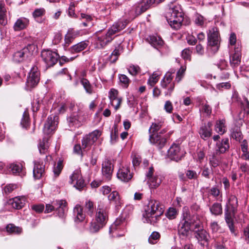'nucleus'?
Wrapping results in <instances>:
<instances>
[{
	"label": "nucleus",
	"instance_id": "obj_1",
	"mask_svg": "<svg viewBox=\"0 0 249 249\" xmlns=\"http://www.w3.org/2000/svg\"><path fill=\"white\" fill-rule=\"evenodd\" d=\"M127 22L126 21H118L114 23L108 30L106 35L99 36L95 40L96 48L100 49L106 46L113 39V36L116 33L124 29Z\"/></svg>",
	"mask_w": 249,
	"mask_h": 249
},
{
	"label": "nucleus",
	"instance_id": "obj_2",
	"mask_svg": "<svg viewBox=\"0 0 249 249\" xmlns=\"http://www.w3.org/2000/svg\"><path fill=\"white\" fill-rule=\"evenodd\" d=\"M145 212L144 216L147 222L151 224H154L163 214L164 209L159 201L151 199L149 201Z\"/></svg>",
	"mask_w": 249,
	"mask_h": 249
},
{
	"label": "nucleus",
	"instance_id": "obj_3",
	"mask_svg": "<svg viewBox=\"0 0 249 249\" xmlns=\"http://www.w3.org/2000/svg\"><path fill=\"white\" fill-rule=\"evenodd\" d=\"M238 206L237 198L235 196H231L229 199V205H227L225 211V220L231 233L235 235L233 223L236 208Z\"/></svg>",
	"mask_w": 249,
	"mask_h": 249
},
{
	"label": "nucleus",
	"instance_id": "obj_4",
	"mask_svg": "<svg viewBox=\"0 0 249 249\" xmlns=\"http://www.w3.org/2000/svg\"><path fill=\"white\" fill-rule=\"evenodd\" d=\"M166 18L173 29H179L183 20V14L180 6L179 5H175L170 7L166 13Z\"/></svg>",
	"mask_w": 249,
	"mask_h": 249
},
{
	"label": "nucleus",
	"instance_id": "obj_5",
	"mask_svg": "<svg viewBox=\"0 0 249 249\" xmlns=\"http://www.w3.org/2000/svg\"><path fill=\"white\" fill-rule=\"evenodd\" d=\"M196 218L197 215H191L187 210L183 211L181 220L178 226V232L180 236L186 237L188 235L191 227L192 225L195 224Z\"/></svg>",
	"mask_w": 249,
	"mask_h": 249
},
{
	"label": "nucleus",
	"instance_id": "obj_6",
	"mask_svg": "<svg viewBox=\"0 0 249 249\" xmlns=\"http://www.w3.org/2000/svg\"><path fill=\"white\" fill-rule=\"evenodd\" d=\"M208 46V49H211L213 53H216L219 49V33L216 27H213L209 30Z\"/></svg>",
	"mask_w": 249,
	"mask_h": 249
},
{
	"label": "nucleus",
	"instance_id": "obj_7",
	"mask_svg": "<svg viewBox=\"0 0 249 249\" xmlns=\"http://www.w3.org/2000/svg\"><path fill=\"white\" fill-rule=\"evenodd\" d=\"M107 222V214L103 205H99L97 210L94 219V232L102 229Z\"/></svg>",
	"mask_w": 249,
	"mask_h": 249
},
{
	"label": "nucleus",
	"instance_id": "obj_8",
	"mask_svg": "<svg viewBox=\"0 0 249 249\" xmlns=\"http://www.w3.org/2000/svg\"><path fill=\"white\" fill-rule=\"evenodd\" d=\"M107 222V214L103 205H99L97 210L94 219V232L102 229Z\"/></svg>",
	"mask_w": 249,
	"mask_h": 249
},
{
	"label": "nucleus",
	"instance_id": "obj_9",
	"mask_svg": "<svg viewBox=\"0 0 249 249\" xmlns=\"http://www.w3.org/2000/svg\"><path fill=\"white\" fill-rule=\"evenodd\" d=\"M35 46L33 45H28L22 50L14 53L13 56V61L17 63L21 62L25 59L30 57L33 55V48Z\"/></svg>",
	"mask_w": 249,
	"mask_h": 249
},
{
	"label": "nucleus",
	"instance_id": "obj_10",
	"mask_svg": "<svg viewBox=\"0 0 249 249\" xmlns=\"http://www.w3.org/2000/svg\"><path fill=\"white\" fill-rule=\"evenodd\" d=\"M58 117L57 115H51L47 120L43 127V132L46 135L53 133L58 124Z\"/></svg>",
	"mask_w": 249,
	"mask_h": 249
},
{
	"label": "nucleus",
	"instance_id": "obj_11",
	"mask_svg": "<svg viewBox=\"0 0 249 249\" xmlns=\"http://www.w3.org/2000/svg\"><path fill=\"white\" fill-rule=\"evenodd\" d=\"M41 57L48 67H52L56 63L59 56L55 52L44 50L41 52Z\"/></svg>",
	"mask_w": 249,
	"mask_h": 249
},
{
	"label": "nucleus",
	"instance_id": "obj_12",
	"mask_svg": "<svg viewBox=\"0 0 249 249\" xmlns=\"http://www.w3.org/2000/svg\"><path fill=\"white\" fill-rule=\"evenodd\" d=\"M40 80V72L38 68L34 66L32 68L27 79L26 85L29 88L36 87Z\"/></svg>",
	"mask_w": 249,
	"mask_h": 249
},
{
	"label": "nucleus",
	"instance_id": "obj_13",
	"mask_svg": "<svg viewBox=\"0 0 249 249\" xmlns=\"http://www.w3.org/2000/svg\"><path fill=\"white\" fill-rule=\"evenodd\" d=\"M184 152L179 145L173 143L168 150V156L172 160L178 161L181 159Z\"/></svg>",
	"mask_w": 249,
	"mask_h": 249
},
{
	"label": "nucleus",
	"instance_id": "obj_14",
	"mask_svg": "<svg viewBox=\"0 0 249 249\" xmlns=\"http://www.w3.org/2000/svg\"><path fill=\"white\" fill-rule=\"evenodd\" d=\"M71 183L78 190H81L85 186L84 180L81 175L80 171L75 170L70 177Z\"/></svg>",
	"mask_w": 249,
	"mask_h": 249
},
{
	"label": "nucleus",
	"instance_id": "obj_15",
	"mask_svg": "<svg viewBox=\"0 0 249 249\" xmlns=\"http://www.w3.org/2000/svg\"><path fill=\"white\" fill-rule=\"evenodd\" d=\"M171 133L168 134V136L165 135L162 137L159 134H153L150 136L149 141L151 143L155 144L158 148L161 149L164 146L167 142V138L169 136Z\"/></svg>",
	"mask_w": 249,
	"mask_h": 249
},
{
	"label": "nucleus",
	"instance_id": "obj_16",
	"mask_svg": "<svg viewBox=\"0 0 249 249\" xmlns=\"http://www.w3.org/2000/svg\"><path fill=\"white\" fill-rule=\"evenodd\" d=\"M118 91L114 89H111L109 92L110 104L116 110L119 108L122 102V98L118 96Z\"/></svg>",
	"mask_w": 249,
	"mask_h": 249
},
{
	"label": "nucleus",
	"instance_id": "obj_17",
	"mask_svg": "<svg viewBox=\"0 0 249 249\" xmlns=\"http://www.w3.org/2000/svg\"><path fill=\"white\" fill-rule=\"evenodd\" d=\"M213 124L209 122L207 124H203L200 127L198 133L201 139L204 140H207L212 136L213 134L212 127Z\"/></svg>",
	"mask_w": 249,
	"mask_h": 249
},
{
	"label": "nucleus",
	"instance_id": "obj_18",
	"mask_svg": "<svg viewBox=\"0 0 249 249\" xmlns=\"http://www.w3.org/2000/svg\"><path fill=\"white\" fill-rule=\"evenodd\" d=\"M230 148L229 139L224 138L221 141H218L215 144V151L216 154H223Z\"/></svg>",
	"mask_w": 249,
	"mask_h": 249
},
{
	"label": "nucleus",
	"instance_id": "obj_19",
	"mask_svg": "<svg viewBox=\"0 0 249 249\" xmlns=\"http://www.w3.org/2000/svg\"><path fill=\"white\" fill-rule=\"evenodd\" d=\"M195 234L198 242L201 246H204L208 245L209 234L206 230H197L196 232H195Z\"/></svg>",
	"mask_w": 249,
	"mask_h": 249
},
{
	"label": "nucleus",
	"instance_id": "obj_20",
	"mask_svg": "<svg viewBox=\"0 0 249 249\" xmlns=\"http://www.w3.org/2000/svg\"><path fill=\"white\" fill-rule=\"evenodd\" d=\"M113 170V167L111 161L109 160H105L102 164V171L103 176L107 180L111 178Z\"/></svg>",
	"mask_w": 249,
	"mask_h": 249
},
{
	"label": "nucleus",
	"instance_id": "obj_21",
	"mask_svg": "<svg viewBox=\"0 0 249 249\" xmlns=\"http://www.w3.org/2000/svg\"><path fill=\"white\" fill-rule=\"evenodd\" d=\"M117 177L123 181L128 182L132 178V175L128 167H123L118 171Z\"/></svg>",
	"mask_w": 249,
	"mask_h": 249
},
{
	"label": "nucleus",
	"instance_id": "obj_22",
	"mask_svg": "<svg viewBox=\"0 0 249 249\" xmlns=\"http://www.w3.org/2000/svg\"><path fill=\"white\" fill-rule=\"evenodd\" d=\"M55 205L58 216L59 217H64L67 211L66 201L63 200H57L55 202Z\"/></svg>",
	"mask_w": 249,
	"mask_h": 249
},
{
	"label": "nucleus",
	"instance_id": "obj_23",
	"mask_svg": "<svg viewBox=\"0 0 249 249\" xmlns=\"http://www.w3.org/2000/svg\"><path fill=\"white\" fill-rule=\"evenodd\" d=\"M45 165L43 163L35 162L33 169V176L35 179H40L45 173Z\"/></svg>",
	"mask_w": 249,
	"mask_h": 249
},
{
	"label": "nucleus",
	"instance_id": "obj_24",
	"mask_svg": "<svg viewBox=\"0 0 249 249\" xmlns=\"http://www.w3.org/2000/svg\"><path fill=\"white\" fill-rule=\"evenodd\" d=\"M93 144V133L91 132L85 136L82 140V146L84 151H87L91 147Z\"/></svg>",
	"mask_w": 249,
	"mask_h": 249
},
{
	"label": "nucleus",
	"instance_id": "obj_25",
	"mask_svg": "<svg viewBox=\"0 0 249 249\" xmlns=\"http://www.w3.org/2000/svg\"><path fill=\"white\" fill-rule=\"evenodd\" d=\"M70 128L78 127L81 125V119L78 114L71 115L67 119Z\"/></svg>",
	"mask_w": 249,
	"mask_h": 249
},
{
	"label": "nucleus",
	"instance_id": "obj_26",
	"mask_svg": "<svg viewBox=\"0 0 249 249\" xmlns=\"http://www.w3.org/2000/svg\"><path fill=\"white\" fill-rule=\"evenodd\" d=\"M153 4L151 0H142L136 7V12L141 14L148 9Z\"/></svg>",
	"mask_w": 249,
	"mask_h": 249
},
{
	"label": "nucleus",
	"instance_id": "obj_27",
	"mask_svg": "<svg viewBox=\"0 0 249 249\" xmlns=\"http://www.w3.org/2000/svg\"><path fill=\"white\" fill-rule=\"evenodd\" d=\"M73 213L75 222H80L85 219V215L83 213V208L80 205L77 204L75 206Z\"/></svg>",
	"mask_w": 249,
	"mask_h": 249
},
{
	"label": "nucleus",
	"instance_id": "obj_28",
	"mask_svg": "<svg viewBox=\"0 0 249 249\" xmlns=\"http://www.w3.org/2000/svg\"><path fill=\"white\" fill-rule=\"evenodd\" d=\"M108 199L110 203L115 205L116 208L120 206L122 203L119 193L115 191L110 194L108 196Z\"/></svg>",
	"mask_w": 249,
	"mask_h": 249
},
{
	"label": "nucleus",
	"instance_id": "obj_29",
	"mask_svg": "<svg viewBox=\"0 0 249 249\" xmlns=\"http://www.w3.org/2000/svg\"><path fill=\"white\" fill-rule=\"evenodd\" d=\"M29 19L25 18H18L15 23L14 28L15 31H20L25 29L29 24Z\"/></svg>",
	"mask_w": 249,
	"mask_h": 249
},
{
	"label": "nucleus",
	"instance_id": "obj_30",
	"mask_svg": "<svg viewBox=\"0 0 249 249\" xmlns=\"http://www.w3.org/2000/svg\"><path fill=\"white\" fill-rule=\"evenodd\" d=\"M25 199L24 197H15L10 200L12 207L16 209L22 208L25 204Z\"/></svg>",
	"mask_w": 249,
	"mask_h": 249
},
{
	"label": "nucleus",
	"instance_id": "obj_31",
	"mask_svg": "<svg viewBox=\"0 0 249 249\" xmlns=\"http://www.w3.org/2000/svg\"><path fill=\"white\" fill-rule=\"evenodd\" d=\"M161 181V177L159 175H155V176L147 179V183L151 189H155L160 186Z\"/></svg>",
	"mask_w": 249,
	"mask_h": 249
},
{
	"label": "nucleus",
	"instance_id": "obj_32",
	"mask_svg": "<svg viewBox=\"0 0 249 249\" xmlns=\"http://www.w3.org/2000/svg\"><path fill=\"white\" fill-rule=\"evenodd\" d=\"M148 40L152 46L157 49L161 47L163 44V41L162 38L158 36H149Z\"/></svg>",
	"mask_w": 249,
	"mask_h": 249
},
{
	"label": "nucleus",
	"instance_id": "obj_33",
	"mask_svg": "<svg viewBox=\"0 0 249 249\" xmlns=\"http://www.w3.org/2000/svg\"><path fill=\"white\" fill-rule=\"evenodd\" d=\"M48 141L49 138L47 137H44L42 140L40 141L38 148L41 154H46L48 151L49 147Z\"/></svg>",
	"mask_w": 249,
	"mask_h": 249
},
{
	"label": "nucleus",
	"instance_id": "obj_34",
	"mask_svg": "<svg viewBox=\"0 0 249 249\" xmlns=\"http://www.w3.org/2000/svg\"><path fill=\"white\" fill-rule=\"evenodd\" d=\"M7 23L6 10L5 4L2 1H0V24L5 25Z\"/></svg>",
	"mask_w": 249,
	"mask_h": 249
},
{
	"label": "nucleus",
	"instance_id": "obj_35",
	"mask_svg": "<svg viewBox=\"0 0 249 249\" xmlns=\"http://www.w3.org/2000/svg\"><path fill=\"white\" fill-rule=\"evenodd\" d=\"M125 222V219L123 217L117 218L115 221L110 227V232H113L114 231L121 228V226Z\"/></svg>",
	"mask_w": 249,
	"mask_h": 249
},
{
	"label": "nucleus",
	"instance_id": "obj_36",
	"mask_svg": "<svg viewBox=\"0 0 249 249\" xmlns=\"http://www.w3.org/2000/svg\"><path fill=\"white\" fill-rule=\"evenodd\" d=\"M241 55L239 52H235L230 59V64L232 67H238L241 62Z\"/></svg>",
	"mask_w": 249,
	"mask_h": 249
},
{
	"label": "nucleus",
	"instance_id": "obj_37",
	"mask_svg": "<svg viewBox=\"0 0 249 249\" xmlns=\"http://www.w3.org/2000/svg\"><path fill=\"white\" fill-rule=\"evenodd\" d=\"M231 137L236 141L240 142L243 138L240 129L237 127L232 128L231 132Z\"/></svg>",
	"mask_w": 249,
	"mask_h": 249
},
{
	"label": "nucleus",
	"instance_id": "obj_38",
	"mask_svg": "<svg viewBox=\"0 0 249 249\" xmlns=\"http://www.w3.org/2000/svg\"><path fill=\"white\" fill-rule=\"evenodd\" d=\"M225 123V120H219L216 122L215 125V130L221 135L224 134L226 131Z\"/></svg>",
	"mask_w": 249,
	"mask_h": 249
},
{
	"label": "nucleus",
	"instance_id": "obj_39",
	"mask_svg": "<svg viewBox=\"0 0 249 249\" xmlns=\"http://www.w3.org/2000/svg\"><path fill=\"white\" fill-rule=\"evenodd\" d=\"M212 214L215 215H220L222 213V207L221 204L214 203L210 208Z\"/></svg>",
	"mask_w": 249,
	"mask_h": 249
},
{
	"label": "nucleus",
	"instance_id": "obj_40",
	"mask_svg": "<svg viewBox=\"0 0 249 249\" xmlns=\"http://www.w3.org/2000/svg\"><path fill=\"white\" fill-rule=\"evenodd\" d=\"M163 122L162 121H155L154 123H153L149 129V132L155 133L159 131L163 125Z\"/></svg>",
	"mask_w": 249,
	"mask_h": 249
},
{
	"label": "nucleus",
	"instance_id": "obj_41",
	"mask_svg": "<svg viewBox=\"0 0 249 249\" xmlns=\"http://www.w3.org/2000/svg\"><path fill=\"white\" fill-rule=\"evenodd\" d=\"M201 172L202 176L207 179H209L210 178V175L213 174L212 167L207 165H205L202 167Z\"/></svg>",
	"mask_w": 249,
	"mask_h": 249
},
{
	"label": "nucleus",
	"instance_id": "obj_42",
	"mask_svg": "<svg viewBox=\"0 0 249 249\" xmlns=\"http://www.w3.org/2000/svg\"><path fill=\"white\" fill-rule=\"evenodd\" d=\"M86 47L87 44L82 41L72 46L71 50L72 52L79 53L85 49Z\"/></svg>",
	"mask_w": 249,
	"mask_h": 249
},
{
	"label": "nucleus",
	"instance_id": "obj_43",
	"mask_svg": "<svg viewBox=\"0 0 249 249\" xmlns=\"http://www.w3.org/2000/svg\"><path fill=\"white\" fill-rule=\"evenodd\" d=\"M81 83L87 93L89 94H91L92 93V86L88 80L85 78H82L81 80Z\"/></svg>",
	"mask_w": 249,
	"mask_h": 249
},
{
	"label": "nucleus",
	"instance_id": "obj_44",
	"mask_svg": "<svg viewBox=\"0 0 249 249\" xmlns=\"http://www.w3.org/2000/svg\"><path fill=\"white\" fill-rule=\"evenodd\" d=\"M6 231L10 233H19L21 232V229L16 227L13 224H9L6 227Z\"/></svg>",
	"mask_w": 249,
	"mask_h": 249
},
{
	"label": "nucleus",
	"instance_id": "obj_45",
	"mask_svg": "<svg viewBox=\"0 0 249 249\" xmlns=\"http://www.w3.org/2000/svg\"><path fill=\"white\" fill-rule=\"evenodd\" d=\"M63 168V162L62 160H59L57 164L54 166L53 172L54 176L55 178H57L60 175L62 169Z\"/></svg>",
	"mask_w": 249,
	"mask_h": 249
},
{
	"label": "nucleus",
	"instance_id": "obj_46",
	"mask_svg": "<svg viewBox=\"0 0 249 249\" xmlns=\"http://www.w3.org/2000/svg\"><path fill=\"white\" fill-rule=\"evenodd\" d=\"M160 237V234L158 232L153 231L148 238L149 243L154 244L156 243Z\"/></svg>",
	"mask_w": 249,
	"mask_h": 249
},
{
	"label": "nucleus",
	"instance_id": "obj_47",
	"mask_svg": "<svg viewBox=\"0 0 249 249\" xmlns=\"http://www.w3.org/2000/svg\"><path fill=\"white\" fill-rule=\"evenodd\" d=\"M85 209L87 213L92 217L93 212V203L92 201L89 200L86 202Z\"/></svg>",
	"mask_w": 249,
	"mask_h": 249
},
{
	"label": "nucleus",
	"instance_id": "obj_48",
	"mask_svg": "<svg viewBox=\"0 0 249 249\" xmlns=\"http://www.w3.org/2000/svg\"><path fill=\"white\" fill-rule=\"evenodd\" d=\"M178 212L176 209L174 208H169L166 213V216L170 219H175L177 215Z\"/></svg>",
	"mask_w": 249,
	"mask_h": 249
},
{
	"label": "nucleus",
	"instance_id": "obj_49",
	"mask_svg": "<svg viewBox=\"0 0 249 249\" xmlns=\"http://www.w3.org/2000/svg\"><path fill=\"white\" fill-rule=\"evenodd\" d=\"M77 34L72 30H69L68 33L65 36V41L67 43H69L71 40L76 37Z\"/></svg>",
	"mask_w": 249,
	"mask_h": 249
},
{
	"label": "nucleus",
	"instance_id": "obj_50",
	"mask_svg": "<svg viewBox=\"0 0 249 249\" xmlns=\"http://www.w3.org/2000/svg\"><path fill=\"white\" fill-rule=\"evenodd\" d=\"M128 71L130 74L135 76L140 71V68L137 65H131L128 68Z\"/></svg>",
	"mask_w": 249,
	"mask_h": 249
},
{
	"label": "nucleus",
	"instance_id": "obj_51",
	"mask_svg": "<svg viewBox=\"0 0 249 249\" xmlns=\"http://www.w3.org/2000/svg\"><path fill=\"white\" fill-rule=\"evenodd\" d=\"M83 147L80 145L79 143L75 144L73 148V153L76 154L81 158L83 156Z\"/></svg>",
	"mask_w": 249,
	"mask_h": 249
},
{
	"label": "nucleus",
	"instance_id": "obj_52",
	"mask_svg": "<svg viewBox=\"0 0 249 249\" xmlns=\"http://www.w3.org/2000/svg\"><path fill=\"white\" fill-rule=\"evenodd\" d=\"M119 78L120 82L123 84V86L124 88H127L130 82L128 78L124 74H120Z\"/></svg>",
	"mask_w": 249,
	"mask_h": 249
},
{
	"label": "nucleus",
	"instance_id": "obj_53",
	"mask_svg": "<svg viewBox=\"0 0 249 249\" xmlns=\"http://www.w3.org/2000/svg\"><path fill=\"white\" fill-rule=\"evenodd\" d=\"M10 168L13 174H19L21 171V165L19 164H11Z\"/></svg>",
	"mask_w": 249,
	"mask_h": 249
},
{
	"label": "nucleus",
	"instance_id": "obj_54",
	"mask_svg": "<svg viewBox=\"0 0 249 249\" xmlns=\"http://www.w3.org/2000/svg\"><path fill=\"white\" fill-rule=\"evenodd\" d=\"M192 226H194V229L193 230L194 232H196L197 230L201 231L204 230L202 222L198 220V216L195 219V223Z\"/></svg>",
	"mask_w": 249,
	"mask_h": 249
},
{
	"label": "nucleus",
	"instance_id": "obj_55",
	"mask_svg": "<svg viewBox=\"0 0 249 249\" xmlns=\"http://www.w3.org/2000/svg\"><path fill=\"white\" fill-rule=\"evenodd\" d=\"M216 87L219 90H222L224 89H230L231 87V84L230 82H222L217 84Z\"/></svg>",
	"mask_w": 249,
	"mask_h": 249
},
{
	"label": "nucleus",
	"instance_id": "obj_56",
	"mask_svg": "<svg viewBox=\"0 0 249 249\" xmlns=\"http://www.w3.org/2000/svg\"><path fill=\"white\" fill-rule=\"evenodd\" d=\"M45 13V10L44 8L36 9L33 13V16L35 18L41 17Z\"/></svg>",
	"mask_w": 249,
	"mask_h": 249
},
{
	"label": "nucleus",
	"instance_id": "obj_57",
	"mask_svg": "<svg viewBox=\"0 0 249 249\" xmlns=\"http://www.w3.org/2000/svg\"><path fill=\"white\" fill-rule=\"evenodd\" d=\"M159 79V75L156 73H154L148 80V83L151 86H153L158 81Z\"/></svg>",
	"mask_w": 249,
	"mask_h": 249
},
{
	"label": "nucleus",
	"instance_id": "obj_58",
	"mask_svg": "<svg viewBox=\"0 0 249 249\" xmlns=\"http://www.w3.org/2000/svg\"><path fill=\"white\" fill-rule=\"evenodd\" d=\"M192 51L189 48H186L182 51V57L184 59L190 60Z\"/></svg>",
	"mask_w": 249,
	"mask_h": 249
},
{
	"label": "nucleus",
	"instance_id": "obj_59",
	"mask_svg": "<svg viewBox=\"0 0 249 249\" xmlns=\"http://www.w3.org/2000/svg\"><path fill=\"white\" fill-rule=\"evenodd\" d=\"M205 19L200 15H197L196 17L195 22L198 26H202L204 24Z\"/></svg>",
	"mask_w": 249,
	"mask_h": 249
},
{
	"label": "nucleus",
	"instance_id": "obj_60",
	"mask_svg": "<svg viewBox=\"0 0 249 249\" xmlns=\"http://www.w3.org/2000/svg\"><path fill=\"white\" fill-rule=\"evenodd\" d=\"M186 176L190 179H196L197 178L198 176L196 171L191 170L186 171Z\"/></svg>",
	"mask_w": 249,
	"mask_h": 249
},
{
	"label": "nucleus",
	"instance_id": "obj_61",
	"mask_svg": "<svg viewBox=\"0 0 249 249\" xmlns=\"http://www.w3.org/2000/svg\"><path fill=\"white\" fill-rule=\"evenodd\" d=\"M31 208L33 210L35 211L37 213H40L43 212L44 209V206L43 204H36L31 206Z\"/></svg>",
	"mask_w": 249,
	"mask_h": 249
},
{
	"label": "nucleus",
	"instance_id": "obj_62",
	"mask_svg": "<svg viewBox=\"0 0 249 249\" xmlns=\"http://www.w3.org/2000/svg\"><path fill=\"white\" fill-rule=\"evenodd\" d=\"M210 163L211 167L215 168L219 165V161L214 156H213L210 159Z\"/></svg>",
	"mask_w": 249,
	"mask_h": 249
},
{
	"label": "nucleus",
	"instance_id": "obj_63",
	"mask_svg": "<svg viewBox=\"0 0 249 249\" xmlns=\"http://www.w3.org/2000/svg\"><path fill=\"white\" fill-rule=\"evenodd\" d=\"M164 108L167 112L171 113L173 110L172 103L170 101H167L165 103Z\"/></svg>",
	"mask_w": 249,
	"mask_h": 249
},
{
	"label": "nucleus",
	"instance_id": "obj_64",
	"mask_svg": "<svg viewBox=\"0 0 249 249\" xmlns=\"http://www.w3.org/2000/svg\"><path fill=\"white\" fill-rule=\"evenodd\" d=\"M111 191V189L108 186H104L100 189V192L104 195L108 194Z\"/></svg>",
	"mask_w": 249,
	"mask_h": 249
}]
</instances>
